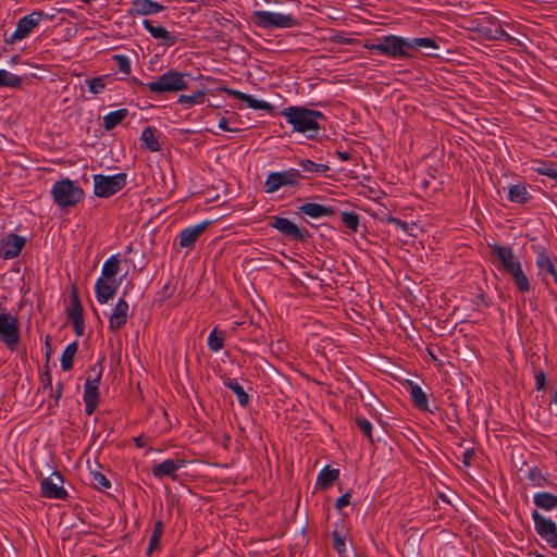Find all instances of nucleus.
<instances>
[{
	"label": "nucleus",
	"mask_w": 557,
	"mask_h": 557,
	"mask_svg": "<svg viewBox=\"0 0 557 557\" xmlns=\"http://www.w3.org/2000/svg\"><path fill=\"white\" fill-rule=\"evenodd\" d=\"M534 504L544 510H553L557 507V496L547 492H541L534 495Z\"/></svg>",
	"instance_id": "nucleus-28"
},
{
	"label": "nucleus",
	"mask_w": 557,
	"mask_h": 557,
	"mask_svg": "<svg viewBox=\"0 0 557 557\" xmlns=\"http://www.w3.org/2000/svg\"><path fill=\"white\" fill-rule=\"evenodd\" d=\"M103 367L101 362H98L91 367L87 372L86 383L87 385L99 386L102 377Z\"/></svg>",
	"instance_id": "nucleus-40"
},
{
	"label": "nucleus",
	"mask_w": 557,
	"mask_h": 557,
	"mask_svg": "<svg viewBox=\"0 0 557 557\" xmlns=\"http://www.w3.org/2000/svg\"><path fill=\"white\" fill-rule=\"evenodd\" d=\"M221 90L226 92L228 96L245 102L251 109L264 110L268 112H271L273 110V106L271 103L263 101V100H258V99L253 98L252 96L242 92L239 90H235V89H231V88H226V87L221 88Z\"/></svg>",
	"instance_id": "nucleus-17"
},
{
	"label": "nucleus",
	"mask_w": 557,
	"mask_h": 557,
	"mask_svg": "<svg viewBox=\"0 0 557 557\" xmlns=\"http://www.w3.org/2000/svg\"><path fill=\"white\" fill-rule=\"evenodd\" d=\"M528 479L535 486H544L546 483V478L543 475L541 470L533 468L529 471Z\"/></svg>",
	"instance_id": "nucleus-47"
},
{
	"label": "nucleus",
	"mask_w": 557,
	"mask_h": 557,
	"mask_svg": "<svg viewBox=\"0 0 557 557\" xmlns=\"http://www.w3.org/2000/svg\"><path fill=\"white\" fill-rule=\"evenodd\" d=\"M530 194L524 185L517 184L509 188V200L517 203H525Z\"/></svg>",
	"instance_id": "nucleus-33"
},
{
	"label": "nucleus",
	"mask_w": 557,
	"mask_h": 557,
	"mask_svg": "<svg viewBox=\"0 0 557 557\" xmlns=\"http://www.w3.org/2000/svg\"><path fill=\"white\" fill-rule=\"evenodd\" d=\"M386 222L392 223V224L396 225L397 227L403 228L404 231L407 230V223L405 221H401V220H399L397 218H394L392 215H388L386 218Z\"/></svg>",
	"instance_id": "nucleus-53"
},
{
	"label": "nucleus",
	"mask_w": 557,
	"mask_h": 557,
	"mask_svg": "<svg viewBox=\"0 0 557 557\" xmlns=\"http://www.w3.org/2000/svg\"><path fill=\"white\" fill-rule=\"evenodd\" d=\"M127 109H120L113 112H110L103 117V127L106 131H111L115 126H117L126 116Z\"/></svg>",
	"instance_id": "nucleus-30"
},
{
	"label": "nucleus",
	"mask_w": 557,
	"mask_h": 557,
	"mask_svg": "<svg viewBox=\"0 0 557 557\" xmlns=\"http://www.w3.org/2000/svg\"><path fill=\"white\" fill-rule=\"evenodd\" d=\"M535 531L553 548H557V527L554 521L542 516L537 510L532 513Z\"/></svg>",
	"instance_id": "nucleus-12"
},
{
	"label": "nucleus",
	"mask_w": 557,
	"mask_h": 557,
	"mask_svg": "<svg viewBox=\"0 0 557 557\" xmlns=\"http://www.w3.org/2000/svg\"><path fill=\"white\" fill-rule=\"evenodd\" d=\"M62 484V475L59 472H53L40 482L42 496L52 499H66L67 492L63 488Z\"/></svg>",
	"instance_id": "nucleus-13"
},
{
	"label": "nucleus",
	"mask_w": 557,
	"mask_h": 557,
	"mask_svg": "<svg viewBox=\"0 0 557 557\" xmlns=\"http://www.w3.org/2000/svg\"><path fill=\"white\" fill-rule=\"evenodd\" d=\"M112 59L113 61H115L120 72H122L125 75H128L131 73V62L127 57L122 54H114Z\"/></svg>",
	"instance_id": "nucleus-46"
},
{
	"label": "nucleus",
	"mask_w": 557,
	"mask_h": 557,
	"mask_svg": "<svg viewBox=\"0 0 557 557\" xmlns=\"http://www.w3.org/2000/svg\"><path fill=\"white\" fill-rule=\"evenodd\" d=\"M535 386L537 391H545L546 389V374L544 371H536L535 372Z\"/></svg>",
	"instance_id": "nucleus-50"
},
{
	"label": "nucleus",
	"mask_w": 557,
	"mask_h": 557,
	"mask_svg": "<svg viewBox=\"0 0 557 557\" xmlns=\"http://www.w3.org/2000/svg\"><path fill=\"white\" fill-rule=\"evenodd\" d=\"M281 114L297 133H317L320 129L319 120L324 119L320 111L306 107H287Z\"/></svg>",
	"instance_id": "nucleus-2"
},
{
	"label": "nucleus",
	"mask_w": 557,
	"mask_h": 557,
	"mask_svg": "<svg viewBox=\"0 0 557 557\" xmlns=\"http://www.w3.org/2000/svg\"><path fill=\"white\" fill-rule=\"evenodd\" d=\"M356 424L359 428L360 432L371 442L373 443L372 438V424L369 420H367L363 417L356 418Z\"/></svg>",
	"instance_id": "nucleus-44"
},
{
	"label": "nucleus",
	"mask_w": 557,
	"mask_h": 557,
	"mask_svg": "<svg viewBox=\"0 0 557 557\" xmlns=\"http://www.w3.org/2000/svg\"><path fill=\"white\" fill-rule=\"evenodd\" d=\"M46 356H47V359H49V357H50V351H47Z\"/></svg>",
	"instance_id": "nucleus-62"
},
{
	"label": "nucleus",
	"mask_w": 557,
	"mask_h": 557,
	"mask_svg": "<svg viewBox=\"0 0 557 557\" xmlns=\"http://www.w3.org/2000/svg\"><path fill=\"white\" fill-rule=\"evenodd\" d=\"M490 247L492 256L495 257L512 276L517 289L523 294L529 293L531 289L530 281L523 272L519 259L513 255L512 249L498 244L490 245Z\"/></svg>",
	"instance_id": "nucleus-1"
},
{
	"label": "nucleus",
	"mask_w": 557,
	"mask_h": 557,
	"mask_svg": "<svg viewBox=\"0 0 557 557\" xmlns=\"http://www.w3.org/2000/svg\"><path fill=\"white\" fill-rule=\"evenodd\" d=\"M219 127L223 131L231 132L232 129L228 127V122L226 117H222L219 122Z\"/></svg>",
	"instance_id": "nucleus-59"
},
{
	"label": "nucleus",
	"mask_w": 557,
	"mask_h": 557,
	"mask_svg": "<svg viewBox=\"0 0 557 557\" xmlns=\"http://www.w3.org/2000/svg\"><path fill=\"white\" fill-rule=\"evenodd\" d=\"M126 185V174L119 173L112 176L97 174L94 176V191L97 197L108 198L115 195Z\"/></svg>",
	"instance_id": "nucleus-7"
},
{
	"label": "nucleus",
	"mask_w": 557,
	"mask_h": 557,
	"mask_svg": "<svg viewBox=\"0 0 557 557\" xmlns=\"http://www.w3.org/2000/svg\"><path fill=\"white\" fill-rule=\"evenodd\" d=\"M337 153H338L339 158L342 160H344V161L349 160V158H350L348 152H341V151H338Z\"/></svg>",
	"instance_id": "nucleus-61"
},
{
	"label": "nucleus",
	"mask_w": 557,
	"mask_h": 557,
	"mask_svg": "<svg viewBox=\"0 0 557 557\" xmlns=\"http://www.w3.org/2000/svg\"><path fill=\"white\" fill-rule=\"evenodd\" d=\"M185 460L184 459H166L162 461L161 463H158L152 467V474L157 479H162L164 476H170L171 479L176 478V471L180 470L182 467H184Z\"/></svg>",
	"instance_id": "nucleus-18"
},
{
	"label": "nucleus",
	"mask_w": 557,
	"mask_h": 557,
	"mask_svg": "<svg viewBox=\"0 0 557 557\" xmlns=\"http://www.w3.org/2000/svg\"><path fill=\"white\" fill-rule=\"evenodd\" d=\"M128 304L121 298L115 305L112 314L109 318V327L112 331L120 330L127 321Z\"/></svg>",
	"instance_id": "nucleus-22"
},
{
	"label": "nucleus",
	"mask_w": 557,
	"mask_h": 557,
	"mask_svg": "<svg viewBox=\"0 0 557 557\" xmlns=\"http://www.w3.org/2000/svg\"><path fill=\"white\" fill-rule=\"evenodd\" d=\"M40 383H41V387H42V391L44 393L49 389V393H52L53 392V387H52V376L49 372V369H48V366H46V371H44L40 375Z\"/></svg>",
	"instance_id": "nucleus-49"
},
{
	"label": "nucleus",
	"mask_w": 557,
	"mask_h": 557,
	"mask_svg": "<svg viewBox=\"0 0 557 557\" xmlns=\"http://www.w3.org/2000/svg\"><path fill=\"white\" fill-rule=\"evenodd\" d=\"M0 338L10 349L20 341L18 321L11 313L0 314Z\"/></svg>",
	"instance_id": "nucleus-9"
},
{
	"label": "nucleus",
	"mask_w": 557,
	"mask_h": 557,
	"mask_svg": "<svg viewBox=\"0 0 557 557\" xmlns=\"http://www.w3.org/2000/svg\"><path fill=\"white\" fill-rule=\"evenodd\" d=\"M409 387L411 400L414 406L420 410L429 411V399L422 388L412 382H409Z\"/></svg>",
	"instance_id": "nucleus-27"
},
{
	"label": "nucleus",
	"mask_w": 557,
	"mask_h": 557,
	"mask_svg": "<svg viewBox=\"0 0 557 557\" xmlns=\"http://www.w3.org/2000/svg\"><path fill=\"white\" fill-rule=\"evenodd\" d=\"M164 9L163 4L152 0H133L127 13L131 16L151 15L162 12Z\"/></svg>",
	"instance_id": "nucleus-16"
},
{
	"label": "nucleus",
	"mask_w": 557,
	"mask_h": 557,
	"mask_svg": "<svg viewBox=\"0 0 557 557\" xmlns=\"http://www.w3.org/2000/svg\"><path fill=\"white\" fill-rule=\"evenodd\" d=\"M205 95L206 92L203 89H197L193 95H181L177 102L181 104H187L188 107L201 104L205 101Z\"/></svg>",
	"instance_id": "nucleus-37"
},
{
	"label": "nucleus",
	"mask_w": 557,
	"mask_h": 557,
	"mask_svg": "<svg viewBox=\"0 0 557 557\" xmlns=\"http://www.w3.org/2000/svg\"><path fill=\"white\" fill-rule=\"evenodd\" d=\"M342 222L350 231L357 232V230L359 227V215L354 211L343 212L342 213Z\"/></svg>",
	"instance_id": "nucleus-43"
},
{
	"label": "nucleus",
	"mask_w": 557,
	"mask_h": 557,
	"mask_svg": "<svg viewBox=\"0 0 557 557\" xmlns=\"http://www.w3.org/2000/svg\"><path fill=\"white\" fill-rule=\"evenodd\" d=\"M23 78L5 70H0V87L18 88Z\"/></svg>",
	"instance_id": "nucleus-38"
},
{
	"label": "nucleus",
	"mask_w": 557,
	"mask_h": 557,
	"mask_svg": "<svg viewBox=\"0 0 557 557\" xmlns=\"http://www.w3.org/2000/svg\"><path fill=\"white\" fill-rule=\"evenodd\" d=\"M44 13L41 11H34L30 14L22 17L16 25V29L4 41L7 44H14L27 37L30 32L39 24L42 20Z\"/></svg>",
	"instance_id": "nucleus-10"
},
{
	"label": "nucleus",
	"mask_w": 557,
	"mask_h": 557,
	"mask_svg": "<svg viewBox=\"0 0 557 557\" xmlns=\"http://www.w3.org/2000/svg\"><path fill=\"white\" fill-rule=\"evenodd\" d=\"M302 175L300 170L289 169L283 172H273L269 174L267 181L264 183V190L268 194L275 193L282 186H294L298 183V180L301 178Z\"/></svg>",
	"instance_id": "nucleus-8"
},
{
	"label": "nucleus",
	"mask_w": 557,
	"mask_h": 557,
	"mask_svg": "<svg viewBox=\"0 0 557 557\" xmlns=\"http://www.w3.org/2000/svg\"><path fill=\"white\" fill-rule=\"evenodd\" d=\"M140 139L151 152L160 150V144L156 137V129L153 127L147 126L144 128Z\"/></svg>",
	"instance_id": "nucleus-31"
},
{
	"label": "nucleus",
	"mask_w": 557,
	"mask_h": 557,
	"mask_svg": "<svg viewBox=\"0 0 557 557\" xmlns=\"http://www.w3.org/2000/svg\"><path fill=\"white\" fill-rule=\"evenodd\" d=\"M92 484L96 488H109L111 486L107 476L100 472H92Z\"/></svg>",
	"instance_id": "nucleus-48"
},
{
	"label": "nucleus",
	"mask_w": 557,
	"mask_h": 557,
	"mask_svg": "<svg viewBox=\"0 0 557 557\" xmlns=\"http://www.w3.org/2000/svg\"><path fill=\"white\" fill-rule=\"evenodd\" d=\"M539 166L535 168V172L541 174V175H547V172L548 170L550 169V166L553 165V163H545V162H539Z\"/></svg>",
	"instance_id": "nucleus-54"
},
{
	"label": "nucleus",
	"mask_w": 557,
	"mask_h": 557,
	"mask_svg": "<svg viewBox=\"0 0 557 557\" xmlns=\"http://www.w3.org/2000/svg\"><path fill=\"white\" fill-rule=\"evenodd\" d=\"M67 317L72 321L75 334L77 336H83L85 331L84 309L76 287H73L72 289V304Z\"/></svg>",
	"instance_id": "nucleus-14"
},
{
	"label": "nucleus",
	"mask_w": 557,
	"mask_h": 557,
	"mask_svg": "<svg viewBox=\"0 0 557 557\" xmlns=\"http://www.w3.org/2000/svg\"><path fill=\"white\" fill-rule=\"evenodd\" d=\"M474 456V450L473 449H467L463 455H462V463L467 467L470 466L471 463V460Z\"/></svg>",
	"instance_id": "nucleus-56"
},
{
	"label": "nucleus",
	"mask_w": 557,
	"mask_h": 557,
	"mask_svg": "<svg viewBox=\"0 0 557 557\" xmlns=\"http://www.w3.org/2000/svg\"><path fill=\"white\" fill-rule=\"evenodd\" d=\"M135 442L138 447H144L147 445V438L144 435L136 437Z\"/></svg>",
	"instance_id": "nucleus-60"
},
{
	"label": "nucleus",
	"mask_w": 557,
	"mask_h": 557,
	"mask_svg": "<svg viewBox=\"0 0 557 557\" xmlns=\"http://www.w3.org/2000/svg\"><path fill=\"white\" fill-rule=\"evenodd\" d=\"M108 79H110V75H102L94 77L91 79H87L86 83L88 85L89 91L94 95L102 92L107 86Z\"/></svg>",
	"instance_id": "nucleus-39"
},
{
	"label": "nucleus",
	"mask_w": 557,
	"mask_h": 557,
	"mask_svg": "<svg viewBox=\"0 0 557 557\" xmlns=\"http://www.w3.org/2000/svg\"><path fill=\"white\" fill-rule=\"evenodd\" d=\"M339 471L337 469L324 468L318 475V484L321 488L325 490L338 478Z\"/></svg>",
	"instance_id": "nucleus-36"
},
{
	"label": "nucleus",
	"mask_w": 557,
	"mask_h": 557,
	"mask_svg": "<svg viewBox=\"0 0 557 557\" xmlns=\"http://www.w3.org/2000/svg\"><path fill=\"white\" fill-rule=\"evenodd\" d=\"M209 225L210 222L205 221L191 227L184 228L180 233V246L184 248H191Z\"/></svg>",
	"instance_id": "nucleus-20"
},
{
	"label": "nucleus",
	"mask_w": 557,
	"mask_h": 557,
	"mask_svg": "<svg viewBox=\"0 0 557 557\" xmlns=\"http://www.w3.org/2000/svg\"><path fill=\"white\" fill-rule=\"evenodd\" d=\"M143 25L146 30L166 47L174 46L176 44V37L168 32L163 26H154L152 21L145 18Z\"/></svg>",
	"instance_id": "nucleus-21"
},
{
	"label": "nucleus",
	"mask_w": 557,
	"mask_h": 557,
	"mask_svg": "<svg viewBox=\"0 0 557 557\" xmlns=\"http://www.w3.org/2000/svg\"><path fill=\"white\" fill-rule=\"evenodd\" d=\"M333 547L339 554V556H344L346 552V540L345 536H342L337 530L332 532Z\"/></svg>",
	"instance_id": "nucleus-45"
},
{
	"label": "nucleus",
	"mask_w": 557,
	"mask_h": 557,
	"mask_svg": "<svg viewBox=\"0 0 557 557\" xmlns=\"http://www.w3.org/2000/svg\"><path fill=\"white\" fill-rule=\"evenodd\" d=\"M408 50H418L420 48H425L429 49V51L425 52L428 57H438V54L435 52V50L438 49V45L432 38L423 37L408 39Z\"/></svg>",
	"instance_id": "nucleus-26"
},
{
	"label": "nucleus",
	"mask_w": 557,
	"mask_h": 557,
	"mask_svg": "<svg viewBox=\"0 0 557 557\" xmlns=\"http://www.w3.org/2000/svg\"><path fill=\"white\" fill-rule=\"evenodd\" d=\"M408 47V39L395 35L383 36L376 44H364L366 49L380 51L382 54L393 59L410 58L411 54Z\"/></svg>",
	"instance_id": "nucleus-4"
},
{
	"label": "nucleus",
	"mask_w": 557,
	"mask_h": 557,
	"mask_svg": "<svg viewBox=\"0 0 557 557\" xmlns=\"http://www.w3.org/2000/svg\"><path fill=\"white\" fill-rule=\"evenodd\" d=\"M299 165H300L301 170L306 173H312V172L324 173L330 170L329 165L314 163L313 161H311L309 159L301 160Z\"/></svg>",
	"instance_id": "nucleus-42"
},
{
	"label": "nucleus",
	"mask_w": 557,
	"mask_h": 557,
	"mask_svg": "<svg viewBox=\"0 0 557 557\" xmlns=\"http://www.w3.org/2000/svg\"><path fill=\"white\" fill-rule=\"evenodd\" d=\"M536 267L539 269V274L542 276V280L546 285L549 284L548 277H552L557 284V270L552 259L544 250L537 253Z\"/></svg>",
	"instance_id": "nucleus-19"
},
{
	"label": "nucleus",
	"mask_w": 557,
	"mask_h": 557,
	"mask_svg": "<svg viewBox=\"0 0 557 557\" xmlns=\"http://www.w3.org/2000/svg\"><path fill=\"white\" fill-rule=\"evenodd\" d=\"M299 211L310 218H321L334 214L335 210L315 202H307L299 207Z\"/></svg>",
	"instance_id": "nucleus-24"
},
{
	"label": "nucleus",
	"mask_w": 557,
	"mask_h": 557,
	"mask_svg": "<svg viewBox=\"0 0 557 557\" xmlns=\"http://www.w3.org/2000/svg\"><path fill=\"white\" fill-rule=\"evenodd\" d=\"M159 544L160 537L151 535L149 540V546L147 548V555L150 556L153 550L159 547Z\"/></svg>",
	"instance_id": "nucleus-52"
},
{
	"label": "nucleus",
	"mask_w": 557,
	"mask_h": 557,
	"mask_svg": "<svg viewBox=\"0 0 557 557\" xmlns=\"http://www.w3.org/2000/svg\"><path fill=\"white\" fill-rule=\"evenodd\" d=\"M188 78H191V75L188 73L169 70L160 75L157 81L150 82L145 86L149 91L157 95L177 92L188 88Z\"/></svg>",
	"instance_id": "nucleus-3"
},
{
	"label": "nucleus",
	"mask_w": 557,
	"mask_h": 557,
	"mask_svg": "<svg viewBox=\"0 0 557 557\" xmlns=\"http://www.w3.org/2000/svg\"><path fill=\"white\" fill-rule=\"evenodd\" d=\"M84 403L86 414L91 416L99 404V386L85 384Z\"/></svg>",
	"instance_id": "nucleus-25"
},
{
	"label": "nucleus",
	"mask_w": 557,
	"mask_h": 557,
	"mask_svg": "<svg viewBox=\"0 0 557 557\" xmlns=\"http://www.w3.org/2000/svg\"><path fill=\"white\" fill-rule=\"evenodd\" d=\"M270 225L284 236L296 242L305 243L309 237L307 230L301 231L287 218L273 216Z\"/></svg>",
	"instance_id": "nucleus-11"
},
{
	"label": "nucleus",
	"mask_w": 557,
	"mask_h": 557,
	"mask_svg": "<svg viewBox=\"0 0 557 557\" xmlns=\"http://www.w3.org/2000/svg\"><path fill=\"white\" fill-rule=\"evenodd\" d=\"M350 496H351L350 493L347 492L344 495H342L341 497H338L335 503V508L337 510H342L344 507L348 506L349 502H350Z\"/></svg>",
	"instance_id": "nucleus-51"
},
{
	"label": "nucleus",
	"mask_w": 557,
	"mask_h": 557,
	"mask_svg": "<svg viewBox=\"0 0 557 557\" xmlns=\"http://www.w3.org/2000/svg\"><path fill=\"white\" fill-rule=\"evenodd\" d=\"M115 281L98 278L95 285L96 298L100 304H107L115 294Z\"/></svg>",
	"instance_id": "nucleus-23"
},
{
	"label": "nucleus",
	"mask_w": 557,
	"mask_h": 557,
	"mask_svg": "<svg viewBox=\"0 0 557 557\" xmlns=\"http://www.w3.org/2000/svg\"><path fill=\"white\" fill-rule=\"evenodd\" d=\"M224 385L236 394L240 406L246 407L248 405V394L244 391L243 386L236 380L226 379L224 381Z\"/></svg>",
	"instance_id": "nucleus-35"
},
{
	"label": "nucleus",
	"mask_w": 557,
	"mask_h": 557,
	"mask_svg": "<svg viewBox=\"0 0 557 557\" xmlns=\"http://www.w3.org/2000/svg\"><path fill=\"white\" fill-rule=\"evenodd\" d=\"M223 345H224V334L223 332H218L216 329H214L209 337H208V346L209 348L214 351V352H218L220 351L222 348H223Z\"/></svg>",
	"instance_id": "nucleus-41"
},
{
	"label": "nucleus",
	"mask_w": 557,
	"mask_h": 557,
	"mask_svg": "<svg viewBox=\"0 0 557 557\" xmlns=\"http://www.w3.org/2000/svg\"><path fill=\"white\" fill-rule=\"evenodd\" d=\"M26 239L16 234H9L1 244L0 257L3 259H13L17 257L23 247L25 246Z\"/></svg>",
	"instance_id": "nucleus-15"
},
{
	"label": "nucleus",
	"mask_w": 557,
	"mask_h": 557,
	"mask_svg": "<svg viewBox=\"0 0 557 557\" xmlns=\"http://www.w3.org/2000/svg\"><path fill=\"white\" fill-rule=\"evenodd\" d=\"M535 557H545V556H544V555L539 554V555H536Z\"/></svg>",
	"instance_id": "nucleus-63"
},
{
	"label": "nucleus",
	"mask_w": 557,
	"mask_h": 557,
	"mask_svg": "<svg viewBox=\"0 0 557 557\" xmlns=\"http://www.w3.org/2000/svg\"><path fill=\"white\" fill-rule=\"evenodd\" d=\"M62 391H63V383L59 382L57 385L55 394H54V400L58 403L60 398L62 397Z\"/></svg>",
	"instance_id": "nucleus-57"
},
{
	"label": "nucleus",
	"mask_w": 557,
	"mask_h": 557,
	"mask_svg": "<svg viewBox=\"0 0 557 557\" xmlns=\"http://www.w3.org/2000/svg\"><path fill=\"white\" fill-rule=\"evenodd\" d=\"M162 534H163V522L161 520H158L153 524V531H152L151 535L158 536L161 539Z\"/></svg>",
	"instance_id": "nucleus-55"
},
{
	"label": "nucleus",
	"mask_w": 557,
	"mask_h": 557,
	"mask_svg": "<svg viewBox=\"0 0 557 557\" xmlns=\"http://www.w3.org/2000/svg\"><path fill=\"white\" fill-rule=\"evenodd\" d=\"M120 269V259L117 256L109 258L102 267V275L100 278L112 280L117 274Z\"/></svg>",
	"instance_id": "nucleus-34"
},
{
	"label": "nucleus",
	"mask_w": 557,
	"mask_h": 557,
	"mask_svg": "<svg viewBox=\"0 0 557 557\" xmlns=\"http://www.w3.org/2000/svg\"><path fill=\"white\" fill-rule=\"evenodd\" d=\"M480 32L490 40H512L511 36L506 33L499 25H495L494 27L482 26Z\"/></svg>",
	"instance_id": "nucleus-29"
},
{
	"label": "nucleus",
	"mask_w": 557,
	"mask_h": 557,
	"mask_svg": "<svg viewBox=\"0 0 557 557\" xmlns=\"http://www.w3.org/2000/svg\"><path fill=\"white\" fill-rule=\"evenodd\" d=\"M251 18L257 26L265 29L290 28L298 25L297 20L290 14L268 11H255Z\"/></svg>",
	"instance_id": "nucleus-6"
},
{
	"label": "nucleus",
	"mask_w": 557,
	"mask_h": 557,
	"mask_svg": "<svg viewBox=\"0 0 557 557\" xmlns=\"http://www.w3.org/2000/svg\"><path fill=\"white\" fill-rule=\"evenodd\" d=\"M51 194L54 202L60 207H74L84 197V190L69 178L57 182Z\"/></svg>",
	"instance_id": "nucleus-5"
},
{
	"label": "nucleus",
	"mask_w": 557,
	"mask_h": 557,
	"mask_svg": "<svg viewBox=\"0 0 557 557\" xmlns=\"http://www.w3.org/2000/svg\"><path fill=\"white\" fill-rule=\"evenodd\" d=\"M546 176L557 181V164L550 166Z\"/></svg>",
	"instance_id": "nucleus-58"
},
{
	"label": "nucleus",
	"mask_w": 557,
	"mask_h": 557,
	"mask_svg": "<svg viewBox=\"0 0 557 557\" xmlns=\"http://www.w3.org/2000/svg\"><path fill=\"white\" fill-rule=\"evenodd\" d=\"M78 344L76 342L71 343L64 349L61 356V367L64 371H70L73 368V360L77 352Z\"/></svg>",
	"instance_id": "nucleus-32"
}]
</instances>
